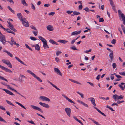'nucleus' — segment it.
<instances>
[{"label":"nucleus","mask_w":125,"mask_h":125,"mask_svg":"<svg viewBox=\"0 0 125 125\" xmlns=\"http://www.w3.org/2000/svg\"><path fill=\"white\" fill-rule=\"evenodd\" d=\"M123 96L121 95L119 96H118V95L116 94L114 95L112 97L113 99H114L115 101L117 100L118 99L121 100L123 98Z\"/></svg>","instance_id":"obj_4"},{"label":"nucleus","mask_w":125,"mask_h":125,"mask_svg":"<svg viewBox=\"0 0 125 125\" xmlns=\"http://www.w3.org/2000/svg\"><path fill=\"white\" fill-rule=\"evenodd\" d=\"M38 38L40 40H41L43 43L45 42V41H46L44 38L41 36H39L38 37Z\"/></svg>","instance_id":"obj_29"},{"label":"nucleus","mask_w":125,"mask_h":125,"mask_svg":"<svg viewBox=\"0 0 125 125\" xmlns=\"http://www.w3.org/2000/svg\"><path fill=\"white\" fill-rule=\"evenodd\" d=\"M7 65H8L9 67L10 68H12V65L10 62L8 63V64H7Z\"/></svg>","instance_id":"obj_48"},{"label":"nucleus","mask_w":125,"mask_h":125,"mask_svg":"<svg viewBox=\"0 0 125 125\" xmlns=\"http://www.w3.org/2000/svg\"><path fill=\"white\" fill-rule=\"evenodd\" d=\"M55 60L58 63L59 61V58L57 57H56L55 58Z\"/></svg>","instance_id":"obj_64"},{"label":"nucleus","mask_w":125,"mask_h":125,"mask_svg":"<svg viewBox=\"0 0 125 125\" xmlns=\"http://www.w3.org/2000/svg\"><path fill=\"white\" fill-rule=\"evenodd\" d=\"M88 119H89L92 120L93 123H94L95 124L97 125H101V124H99L98 122L95 121L92 118H89Z\"/></svg>","instance_id":"obj_21"},{"label":"nucleus","mask_w":125,"mask_h":125,"mask_svg":"<svg viewBox=\"0 0 125 125\" xmlns=\"http://www.w3.org/2000/svg\"><path fill=\"white\" fill-rule=\"evenodd\" d=\"M35 49L36 50L38 51H39L40 50V46L38 44H36L35 45Z\"/></svg>","instance_id":"obj_32"},{"label":"nucleus","mask_w":125,"mask_h":125,"mask_svg":"<svg viewBox=\"0 0 125 125\" xmlns=\"http://www.w3.org/2000/svg\"><path fill=\"white\" fill-rule=\"evenodd\" d=\"M62 96L65 99L67 100L69 102H70L71 103H72L74 104H75V103L71 99H69L68 97H67L66 96H65L64 94H62Z\"/></svg>","instance_id":"obj_14"},{"label":"nucleus","mask_w":125,"mask_h":125,"mask_svg":"<svg viewBox=\"0 0 125 125\" xmlns=\"http://www.w3.org/2000/svg\"><path fill=\"white\" fill-rule=\"evenodd\" d=\"M30 106L31 107L35 110H37L42 113H43V111L42 109L37 106L32 105H31Z\"/></svg>","instance_id":"obj_6"},{"label":"nucleus","mask_w":125,"mask_h":125,"mask_svg":"<svg viewBox=\"0 0 125 125\" xmlns=\"http://www.w3.org/2000/svg\"><path fill=\"white\" fill-rule=\"evenodd\" d=\"M6 102L8 103V104L10 105L14 106L15 105L13 104V103H12L10 102L8 100H6Z\"/></svg>","instance_id":"obj_35"},{"label":"nucleus","mask_w":125,"mask_h":125,"mask_svg":"<svg viewBox=\"0 0 125 125\" xmlns=\"http://www.w3.org/2000/svg\"><path fill=\"white\" fill-rule=\"evenodd\" d=\"M30 27L32 29H33L35 30H36L37 29L36 27L33 25H31L30 26Z\"/></svg>","instance_id":"obj_54"},{"label":"nucleus","mask_w":125,"mask_h":125,"mask_svg":"<svg viewBox=\"0 0 125 125\" xmlns=\"http://www.w3.org/2000/svg\"><path fill=\"white\" fill-rule=\"evenodd\" d=\"M46 28L48 30L50 31H52L54 30L53 27L51 25L48 26Z\"/></svg>","instance_id":"obj_15"},{"label":"nucleus","mask_w":125,"mask_h":125,"mask_svg":"<svg viewBox=\"0 0 125 125\" xmlns=\"http://www.w3.org/2000/svg\"><path fill=\"white\" fill-rule=\"evenodd\" d=\"M22 3L24 5L27 6L28 5L25 2V0H22L21 1Z\"/></svg>","instance_id":"obj_31"},{"label":"nucleus","mask_w":125,"mask_h":125,"mask_svg":"<svg viewBox=\"0 0 125 125\" xmlns=\"http://www.w3.org/2000/svg\"><path fill=\"white\" fill-rule=\"evenodd\" d=\"M0 68H1L2 70H4L6 72H9L10 73H12V71L11 70L0 65Z\"/></svg>","instance_id":"obj_7"},{"label":"nucleus","mask_w":125,"mask_h":125,"mask_svg":"<svg viewBox=\"0 0 125 125\" xmlns=\"http://www.w3.org/2000/svg\"><path fill=\"white\" fill-rule=\"evenodd\" d=\"M118 12L119 14V17L120 18V15H121V14L123 13H122V12L120 10H118Z\"/></svg>","instance_id":"obj_45"},{"label":"nucleus","mask_w":125,"mask_h":125,"mask_svg":"<svg viewBox=\"0 0 125 125\" xmlns=\"http://www.w3.org/2000/svg\"><path fill=\"white\" fill-rule=\"evenodd\" d=\"M15 103L16 104H18L20 106H21L22 108H24V109H26V108H25V107L22 104H21L20 103H19L17 101H15Z\"/></svg>","instance_id":"obj_28"},{"label":"nucleus","mask_w":125,"mask_h":125,"mask_svg":"<svg viewBox=\"0 0 125 125\" xmlns=\"http://www.w3.org/2000/svg\"><path fill=\"white\" fill-rule=\"evenodd\" d=\"M109 57L111 59V61H112L114 58V55L113 52H111L109 54Z\"/></svg>","instance_id":"obj_27"},{"label":"nucleus","mask_w":125,"mask_h":125,"mask_svg":"<svg viewBox=\"0 0 125 125\" xmlns=\"http://www.w3.org/2000/svg\"><path fill=\"white\" fill-rule=\"evenodd\" d=\"M88 100H90V101L92 103L93 105L94 106H96V105L95 103V100L94 98L93 97H90L88 98Z\"/></svg>","instance_id":"obj_9"},{"label":"nucleus","mask_w":125,"mask_h":125,"mask_svg":"<svg viewBox=\"0 0 125 125\" xmlns=\"http://www.w3.org/2000/svg\"><path fill=\"white\" fill-rule=\"evenodd\" d=\"M54 70L56 72H57V74H59L61 76H62V75L61 73L58 68H54Z\"/></svg>","instance_id":"obj_13"},{"label":"nucleus","mask_w":125,"mask_h":125,"mask_svg":"<svg viewBox=\"0 0 125 125\" xmlns=\"http://www.w3.org/2000/svg\"><path fill=\"white\" fill-rule=\"evenodd\" d=\"M112 9L113 10L116 12H117V10L116 9V7L115 6V5H113L112 6Z\"/></svg>","instance_id":"obj_36"},{"label":"nucleus","mask_w":125,"mask_h":125,"mask_svg":"<svg viewBox=\"0 0 125 125\" xmlns=\"http://www.w3.org/2000/svg\"><path fill=\"white\" fill-rule=\"evenodd\" d=\"M118 86L122 90H124V88L120 84H119L118 85Z\"/></svg>","instance_id":"obj_62"},{"label":"nucleus","mask_w":125,"mask_h":125,"mask_svg":"<svg viewBox=\"0 0 125 125\" xmlns=\"http://www.w3.org/2000/svg\"><path fill=\"white\" fill-rule=\"evenodd\" d=\"M25 46L26 48H28L30 50L32 51V49L30 47H29L27 44H25Z\"/></svg>","instance_id":"obj_39"},{"label":"nucleus","mask_w":125,"mask_h":125,"mask_svg":"<svg viewBox=\"0 0 125 125\" xmlns=\"http://www.w3.org/2000/svg\"><path fill=\"white\" fill-rule=\"evenodd\" d=\"M7 42L9 43L12 46L13 44L15 45L17 47H19V44L16 43V41L14 40L13 37H12L11 39V41H7Z\"/></svg>","instance_id":"obj_2"},{"label":"nucleus","mask_w":125,"mask_h":125,"mask_svg":"<svg viewBox=\"0 0 125 125\" xmlns=\"http://www.w3.org/2000/svg\"><path fill=\"white\" fill-rule=\"evenodd\" d=\"M31 8L33 10H35V7L34 6V5L32 3H31Z\"/></svg>","instance_id":"obj_58"},{"label":"nucleus","mask_w":125,"mask_h":125,"mask_svg":"<svg viewBox=\"0 0 125 125\" xmlns=\"http://www.w3.org/2000/svg\"><path fill=\"white\" fill-rule=\"evenodd\" d=\"M49 42L52 44H54L55 41L52 39H50L49 41Z\"/></svg>","instance_id":"obj_34"},{"label":"nucleus","mask_w":125,"mask_h":125,"mask_svg":"<svg viewBox=\"0 0 125 125\" xmlns=\"http://www.w3.org/2000/svg\"><path fill=\"white\" fill-rule=\"evenodd\" d=\"M116 63H113L112 64L113 67L114 69L116 67Z\"/></svg>","instance_id":"obj_53"},{"label":"nucleus","mask_w":125,"mask_h":125,"mask_svg":"<svg viewBox=\"0 0 125 125\" xmlns=\"http://www.w3.org/2000/svg\"><path fill=\"white\" fill-rule=\"evenodd\" d=\"M5 31H6L8 33H10L11 30L9 29H4Z\"/></svg>","instance_id":"obj_40"},{"label":"nucleus","mask_w":125,"mask_h":125,"mask_svg":"<svg viewBox=\"0 0 125 125\" xmlns=\"http://www.w3.org/2000/svg\"><path fill=\"white\" fill-rule=\"evenodd\" d=\"M0 79L4 80H5V81L7 82V80L6 79H5L3 77H2L0 75Z\"/></svg>","instance_id":"obj_50"},{"label":"nucleus","mask_w":125,"mask_h":125,"mask_svg":"<svg viewBox=\"0 0 125 125\" xmlns=\"http://www.w3.org/2000/svg\"><path fill=\"white\" fill-rule=\"evenodd\" d=\"M30 39L31 40L34 41H35L36 40V39L35 37L33 36L31 37H30Z\"/></svg>","instance_id":"obj_49"},{"label":"nucleus","mask_w":125,"mask_h":125,"mask_svg":"<svg viewBox=\"0 0 125 125\" xmlns=\"http://www.w3.org/2000/svg\"><path fill=\"white\" fill-rule=\"evenodd\" d=\"M82 8H83V6L82 5V4H80L78 8H79V10H81L82 9Z\"/></svg>","instance_id":"obj_57"},{"label":"nucleus","mask_w":125,"mask_h":125,"mask_svg":"<svg viewBox=\"0 0 125 125\" xmlns=\"http://www.w3.org/2000/svg\"><path fill=\"white\" fill-rule=\"evenodd\" d=\"M39 104L41 105L44 107H45L47 108H49L50 107L46 103L41 102H40L39 103Z\"/></svg>","instance_id":"obj_8"},{"label":"nucleus","mask_w":125,"mask_h":125,"mask_svg":"<svg viewBox=\"0 0 125 125\" xmlns=\"http://www.w3.org/2000/svg\"><path fill=\"white\" fill-rule=\"evenodd\" d=\"M7 8L9 9V10L11 11L12 13H13V14L15 13V12L12 9L10 8V6H8L7 7Z\"/></svg>","instance_id":"obj_33"},{"label":"nucleus","mask_w":125,"mask_h":125,"mask_svg":"<svg viewBox=\"0 0 125 125\" xmlns=\"http://www.w3.org/2000/svg\"><path fill=\"white\" fill-rule=\"evenodd\" d=\"M119 73L120 75L123 76H125V72H119Z\"/></svg>","instance_id":"obj_52"},{"label":"nucleus","mask_w":125,"mask_h":125,"mask_svg":"<svg viewBox=\"0 0 125 125\" xmlns=\"http://www.w3.org/2000/svg\"><path fill=\"white\" fill-rule=\"evenodd\" d=\"M110 4L111 6H112L114 5V2L112 0L110 1Z\"/></svg>","instance_id":"obj_63"},{"label":"nucleus","mask_w":125,"mask_h":125,"mask_svg":"<svg viewBox=\"0 0 125 125\" xmlns=\"http://www.w3.org/2000/svg\"><path fill=\"white\" fill-rule=\"evenodd\" d=\"M26 71L28 73L31 74L34 77L36 78L39 81L41 82H42V81L41 79L39 77L36 76V75L31 71L28 70H27Z\"/></svg>","instance_id":"obj_1"},{"label":"nucleus","mask_w":125,"mask_h":125,"mask_svg":"<svg viewBox=\"0 0 125 125\" xmlns=\"http://www.w3.org/2000/svg\"><path fill=\"white\" fill-rule=\"evenodd\" d=\"M65 110L67 115L69 117H70V114L71 111V109L67 107L65 108Z\"/></svg>","instance_id":"obj_5"},{"label":"nucleus","mask_w":125,"mask_h":125,"mask_svg":"<svg viewBox=\"0 0 125 125\" xmlns=\"http://www.w3.org/2000/svg\"><path fill=\"white\" fill-rule=\"evenodd\" d=\"M32 32L35 36H36L38 34V31L37 30H36L35 31H33Z\"/></svg>","instance_id":"obj_51"},{"label":"nucleus","mask_w":125,"mask_h":125,"mask_svg":"<svg viewBox=\"0 0 125 125\" xmlns=\"http://www.w3.org/2000/svg\"><path fill=\"white\" fill-rule=\"evenodd\" d=\"M111 43L112 44H115L116 43V40L115 39H113L111 41Z\"/></svg>","instance_id":"obj_46"},{"label":"nucleus","mask_w":125,"mask_h":125,"mask_svg":"<svg viewBox=\"0 0 125 125\" xmlns=\"http://www.w3.org/2000/svg\"><path fill=\"white\" fill-rule=\"evenodd\" d=\"M82 104L83 105L85 106L88 107V105L86 104L85 103H84L82 102H81V104Z\"/></svg>","instance_id":"obj_44"},{"label":"nucleus","mask_w":125,"mask_h":125,"mask_svg":"<svg viewBox=\"0 0 125 125\" xmlns=\"http://www.w3.org/2000/svg\"><path fill=\"white\" fill-rule=\"evenodd\" d=\"M121 17L122 19L123 22H125V15L123 14H121V15H120V17Z\"/></svg>","instance_id":"obj_26"},{"label":"nucleus","mask_w":125,"mask_h":125,"mask_svg":"<svg viewBox=\"0 0 125 125\" xmlns=\"http://www.w3.org/2000/svg\"><path fill=\"white\" fill-rule=\"evenodd\" d=\"M71 48L74 50H78L74 46H73L72 47H70Z\"/></svg>","instance_id":"obj_43"},{"label":"nucleus","mask_w":125,"mask_h":125,"mask_svg":"<svg viewBox=\"0 0 125 125\" xmlns=\"http://www.w3.org/2000/svg\"><path fill=\"white\" fill-rule=\"evenodd\" d=\"M83 10L87 12H88L90 10L87 7H86L85 8L83 9Z\"/></svg>","instance_id":"obj_47"},{"label":"nucleus","mask_w":125,"mask_h":125,"mask_svg":"<svg viewBox=\"0 0 125 125\" xmlns=\"http://www.w3.org/2000/svg\"><path fill=\"white\" fill-rule=\"evenodd\" d=\"M62 53V52L60 51H57L56 52V54L57 56L59 55Z\"/></svg>","instance_id":"obj_41"},{"label":"nucleus","mask_w":125,"mask_h":125,"mask_svg":"<svg viewBox=\"0 0 125 125\" xmlns=\"http://www.w3.org/2000/svg\"><path fill=\"white\" fill-rule=\"evenodd\" d=\"M94 108L96 109L97 111L99 112L100 113H101L102 112L99 109H98L96 107H94Z\"/></svg>","instance_id":"obj_61"},{"label":"nucleus","mask_w":125,"mask_h":125,"mask_svg":"<svg viewBox=\"0 0 125 125\" xmlns=\"http://www.w3.org/2000/svg\"><path fill=\"white\" fill-rule=\"evenodd\" d=\"M40 98L41 99H42L43 100L46 101H47L49 102L50 100L49 99L45 96H41Z\"/></svg>","instance_id":"obj_11"},{"label":"nucleus","mask_w":125,"mask_h":125,"mask_svg":"<svg viewBox=\"0 0 125 125\" xmlns=\"http://www.w3.org/2000/svg\"><path fill=\"white\" fill-rule=\"evenodd\" d=\"M17 16L20 20L21 21L22 20V16L21 13H17Z\"/></svg>","instance_id":"obj_20"},{"label":"nucleus","mask_w":125,"mask_h":125,"mask_svg":"<svg viewBox=\"0 0 125 125\" xmlns=\"http://www.w3.org/2000/svg\"><path fill=\"white\" fill-rule=\"evenodd\" d=\"M10 3H12L13 4L14 3V2L12 0H7Z\"/></svg>","instance_id":"obj_60"},{"label":"nucleus","mask_w":125,"mask_h":125,"mask_svg":"<svg viewBox=\"0 0 125 125\" xmlns=\"http://www.w3.org/2000/svg\"><path fill=\"white\" fill-rule=\"evenodd\" d=\"M43 46L44 49L46 48H49V47L47 45V41H45V42L43 43Z\"/></svg>","instance_id":"obj_19"},{"label":"nucleus","mask_w":125,"mask_h":125,"mask_svg":"<svg viewBox=\"0 0 125 125\" xmlns=\"http://www.w3.org/2000/svg\"><path fill=\"white\" fill-rule=\"evenodd\" d=\"M104 20L103 18H100L99 20V22H104Z\"/></svg>","instance_id":"obj_56"},{"label":"nucleus","mask_w":125,"mask_h":125,"mask_svg":"<svg viewBox=\"0 0 125 125\" xmlns=\"http://www.w3.org/2000/svg\"><path fill=\"white\" fill-rule=\"evenodd\" d=\"M0 35V41L2 43L3 45H5L6 44V42H7L6 41L5 37L4 35L2 34Z\"/></svg>","instance_id":"obj_3"},{"label":"nucleus","mask_w":125,"mask_h":125,"mask_svg":"<svg viewBox=\"0 0 125 125\" xmlns=\"http://www.w3.org/2000/svg\"><path fill=\"white\" fill-rule=\"evenodd\" d=\"M12 91H13L14 92H15L17 94H18L19 95H20L21 96L24 97L26 99V98L23 95H22L21 94L19 93L17 90H16L15 89H12Z\"/></svg>","instance_id":"obj_30"},{"label":"nucleus","mask_w":125,"mask_h":125,"mask_svg":"<svg viewBox=\"0 0 125 125\" xmlns=\"http://www.w3.org/2000/svg\"><path fill=\"white\" fill-rule=\"evenodd\" d=\"M81 31V30H80L79 31H76L72 32L71 33V35L73 36L74 35H76L79 34L80 33Z\"/></svg>","instance_id":"obj_12"},{"label":"nucleus","mask_w":125,"mask_h":125,"mask_svg":"<svg viewBox=\"0 0 125 125\" xmlns=\"http://www.w3.org/2000/svg\"><path fill=\"white\" fill-rule=\"evenodd\" d=\"M47 82L51 85H52L53 87L55 88L57 90L59 91L60 90V89L59 88H58L55 85L52 83L49 80H47Z\"/></svg>","instance_id":"obj_17"},{"label":"nucleus","mask_w":125,"mask_h":125,"mask_svg":"<svg viewBox=\"0 0 125 125\" xmlns=\"http://www.w3.org/2000/svg\"><path fill=\"white\" fill-rule=\"evenodd\" d=\"M0 121H3L5 123H6V121L2 118L0 116Z\"/></svg>","instance_id":"obj_42"},{"label":"nucleus","mask_w":125,"mask_h":125,"mask_svg":"<svg viewBox=\"0 0 125 125\" xmlns=\"http://www.w3.org/2000/svg\"><path fill=\"white\" fill-rule=\"evenodd\" d=\"M2 62L6 64L7 65L8 64V63L10 61L7 60H5V59H3L2 60Z\"/></svg>","instance_id":"obj_25"},{"label":"nucleus","mask_w":125,"mask_h":125,"mask_svg":"<svg viewBox=\"0 0 125 125\" xmlns=\"http://www.w3.org/2000/svg\"><path fill=\"white\" fill-rule=\"evenodd\" d=\"M22 23L23 25L25 27H28L29 26V24L28 21L22 22Z\"/></svg>","instance_id":"obj_23"},{"label":"nucleus","mask_w":125,"mask_h":125,"mask_svg":"<svg viewBox=\"0 0 125 125\" xmlns=\"http://www.w3.org/2000/svg\"><path fill=\"white\" fill-rule=\"evenodd\" d=\"M4 52L6 53L8 55L11 57H13V55L11 53L6 50L4 51Z\"/></svg>","instance_id":"obj_24"},{"label":"nucleus","mask_w":125,"mask_h":125,"mask_svg":"<svg viewBox=\"0 0 125 125\" xmlns=\"http://www.w3.org/2000/svg\"><path fill=\"white\" fill-rule=\"evenodd\" d=\"M58 42H59L61 43L65 44L66 43L68 42V41L65 40H59L57 41Z\"/></svg>","instance_id":"obj_16"},{"label":"nucleus","mask_w":125,"mask_h":125,"mask_svg":"<svg viewBox=\"0 0 125 125\" xmlns=\"http://www.w3.org/2000/svg\"><path fill=\"white\" fill-rule=\"evenodd\" d=\"M1 89L3 91H5V92L8 94L10 95H14L13 93L10 91L6 89L1 88Z\"/></svg>","instance_id":"obj_10"},{"label":"nucleus","mask_w":125,"mask_h":125,"mask_svg":"<svg viewBox=\"0 0 125 125\" xmlns=\"http://www.w3.org/2000/svg\"><path fill=\"white\" fill-rule=\"evenodd\" d=\"M73 12L72 11H70L68 10L66 11V13H67L68 14H70L72 13Z\"/></svg>","instance_id":"obj_55"},{"label":"nucleus","mask_w":125,"mask_h":125,"mask_svg":"<svg viewBox=\"0 0 125 125\" xmlns=\"http://www.w3.org/2000/svg\"><path fill=\"white\" fill-rule=\"evenodd\" d=\"M73 14L74 15H76L80 14V13L76 11H74L73 12Z\"/></svg>","instance_id":"obj_37"},{"label":"nucleus","mask_w":125,"mask_h":125,"mask_svg":"<svg viewBox=\"0 0 125 125\" xmlns=\"http://www.w3.org/2000/svg\"><path fill=\"white\" fill-rule=\"evenodd\" d=\"M9 27L10 29L16 32L17 31V30L15 29L14 27L11 24L9 25Z\"/></svg>","instance_id":"obj_18"},{"label":"nucleus","mask_w":125,"mask_h":125,"mask_svg":"<svg viewBox=\"0 0 125 125\" xmlns=\"http://www.w3.org/2000/svg\"><path fill=\"white\" fill-rule=\"evenodd\" d=\"M77 93L80 95L82 98H84V95L83 94L80 93L79 92H77Z\"/></svg>","instance_id":"obj_38"},{"label":"nucleus","mask_w":125,"mask_h":125,"mask_svg":"<svg viewBox=\"0 0 125 125\" xmlns=\"http://www.w3.org/2000/svg\"><path fill=\"white\" fill-rule=\"evenodd\" d=\"M91 49H90L88 51L86 50V51H85L84 52L85 53H88V52H91Z\"/></svg>","instance_id":"obj_59"},{"label":"nucleus","mask_w":125,"mask_h":125,"mask_svg":"<svg viewBox=\"0 0 125 125\" xmlns=\"http://www.w3.org/2000/svg\"><path fill=\"white\" fill-rule=\"evenodd\" d=\"M15 59L17 60L18 61V62H19L20 63L24 65H26L23 62L21 61V60H20V59L19 58H18L17 57H15Z\"/></svg>","instance_id":"obj_22"}]
</instances>
